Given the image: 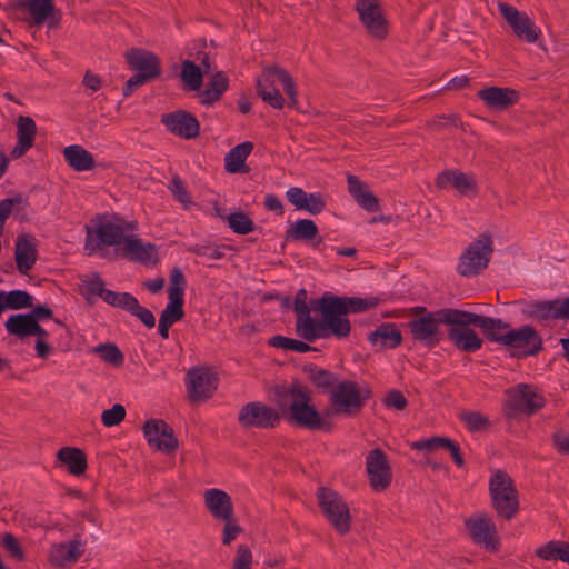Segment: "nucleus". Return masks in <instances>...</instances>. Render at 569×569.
<instances>
[{"label":"nucleus","mask_w":569,"mask_h":569,"mask_svg":"<svg viewBox=\"0 0 569 569\" xmlns=\"http://www.w3.org/2000/svg\"><path fill=\"white\" fill-rule=\"evenodd\" d=\"M277 407L289 422L299 427L309 430L330 429V423L315 407L310 391L299 383L277 391Z\"/></svg>","instance_id":"f257e3e1"},{"label":"nucleus","mask_w":569,"mask_h":569,"mask_svg":"<svg viewBox=\"0 0 569 569\" xmlns=\"http://www.w3.org/2000/svg\"><path fill=\"white\" fill-rule=\"evenodd\" d=\"M377 299H362L338 297L330 292H325L312 305L313 308L326 317L328 327V338H347L351 331V325L347 317L349 312H361L376 306Z\"/></svg>","instance_id":"f03ea898"},{"label":"nucleus","mask_w":569,"mask_h":569,"mask_svg":"<svg viewBox=\"0 0 569 569\" xmlns=\"http://www.w3.org/2000/svg\"><path fill=\"white\" fill-rule=\"evenodd\" d=\"M137 223L128 222L116 216H102L94 221V227H87L86 250L94 253L103 246L116 247L121 251L126 239L136 232Z\"/></svg>","instance_id":"7ed1b4c3"},{"label":"nucleus","mask_w":569,"mask_h":569,"mask_svg":"<svg viewBox=\"0 0 569 569\" xmlns=\"http://www.w3.org/2000/svg\"><path fill=\"white\" fill-rule=\"evenodd\" d=\"M277 84L282 86L289 98V106H296L298 98L295 80L287 70L280 67L263 68L256 81L257 92L272 108L282 109L284 107V98L281 96Z\"/></svg>","instance_id":"20e7f679"},{"label":"nucleus","mask_w":569,"mask_h":569,"mask_svg":"<svg viewBox=\"0 0 569 569\" xmlns=\"http://www.w3.org/2000/svg\"><path fill=\"white\" fill-rule=\"evenodd\" d=\"M307 299V290H298L293 300L297 335L309 342L318 339H328L326 317L321 316L312 306L317 299L311 300L309 303Z\"/></svg>","instance_id":"39448f33"},{"label":"nucleus","mask_w":569,"mask_h":569,"mask_svg":"<svg viewBox=\"0 0 569 569\" xmlns=\"http://www.w3.org/2000/svg\"><path fill=\"white\" fill-rule=\"evenodd\" d=\"M546 405V398L538 387L518 383L506 391L503 412L508 418L519 415L532 416Z\"/></svg>","instance_id":"423d86ee"},{"label":"nucleus","mask_w":569,"mask_h":569,"mask_svg":"<svg viewBox=\"0 0 569 569\" xmlns=\"http://www.w3.org/2000/svg\"><path fill=\"white\" fill-rule=\"evenodd\" d=\"M369 398V392L361 389L355 381L339 380L329 391V403L331 410L327 411V416L342 415L346 417L356 416L365 406Z\"/></svg>","instance_id":"0eeeda50"},{"label":"nucleus","mask_w":569,"mask_h":569,"mask_svg":"<svg viewBox=\"0 0 569 569\" xmlns=\"http://www.w3.org/2000/svg\"><path fill=\"white\" fill-rule=\"evenodd\" d=\"M489 492L497 513L510 520L519 510L518 491L510 476L498 469L489 478Z\"/></svg>","instance_id":"6e6552de"},{"label":"nucleus","mask_w":569,"mask_h":569,"mask_svg":"<svg viewBox=\"0 0 569 569\" xmlns=\"http://www.w3.org/2000/svg\"><path fill=\"white\" fill-rule=\"evenodd\" d=\"M458 313L475 315L473 312L453 308L440 309L439 316L442 323L450 326L448 329V338L459 350L476 352L481 348L482 339L469 327L473 325V322L462 323V321L459 320L461 318Z\"/></svg>","instance_id":"1a4fd4ad"},{"label":"nucleus","mask_w":569,"mask_h":569,"mask_svg":"<svg viewBox=\"0 0 569 569\" xmlns=\"http://www.w3.org/2000/svg\"><path fill=\"white\" fill-rule=\"evenodd\" d=\"M317 499L329 523L341 535L350 530V509L343 498L335 490L319 488Z\"/></svg>","instance_id":"9d476101"},{"label":"nucleus","mask_w":569,"mask_h":569,"mask_svg":"<svg viewBox=\"0 0 569 569\" xmlns=\"http://www.w3.org/2000/svg\"><path fill=\"white\" fill-rule=\"evenodd\" d=\"M493 251L492 240L482 234L461 253L457 271L463 277H473L485 270Z\"/></svg>","instance_id":"9b49d317"},{"label":"nucleus","mask_w":569,"mask_h":569,"mask_svg":"<svg viewBox=\"0 0 569 569\" xmlns=\"http://www.w3.org/2000/svg\"><path fill=\"white\" fill-rule=\"evenodd\" d=\"M498 10L519 40L528 43L538 41L541 30L526 12H521L516 7L505 2L498 3Z\"/></svg>","instance_id":"f8f14e48"},{"label":"nucleus","mask_w":569,"mask_h":569,"mask_svg":"<svg viewBox=\"0 0 569 569\" xmlns=\"http://www.w3.org/2000/svg\"><path fill=\"white\" fill-rule=\"evenodd\" d=\"M355 9L371 37L382 40L388 36L389 24L378 0H356Z\"/></svg>","instance_id":"ddd939ff"},{"label":"nucleus","mask_w":569,"mask_h":569,"mask_svg":"<svg viewBox=\"0 0 569 569\" xmlns=\"http://www.w3.org/2000/svg\"><path fill=\"white\" fill-rule=\"evenodd\" d=\"M280 419L276 409L260 401L247 403L238 415L239 423L243 428L272 429L279 425Z\"/></svg>","instance_id":"4468645a"},{"label":"nucleus","mask_w":569,"mask_h":569,"mask_svg":"<svg viewBox=\"0 0 569 569\" xmlns=\"http://www.w3.org/2000/svg\"><path fill=\"white\" fill-rule=\"evenodd\" d=\"M186 286L187 281L183 272L179 268H174L170 273L169 280V302L162 311L160 319L176 323L183 318V296Z\"/></svg>","instance_id":"2eb2a0df"},{"label":"nucleus","mask_w":569,"mask_h":569,"mask_svg":"<svg viewBox=\"0 0 569 569\" xmlns=\"http://www.w3.org/2000/svg\"><path fill=\"white\" fill-rule=\"evenodd\" d=\"M366 470L369 483L376 492H382L390 486L392 472L388 458L381 449L369 451L366 457Z\"/></svg>","instance_id":"dca6fc26"},{"label":"nucleus","mask_w":569,"mask_h":569,"mask_svg":"<svg viewBox=\"0 0 569 569\" xmlns=\"http://www.w3.org/2000/svg\"><path fill=\"white\" fill-rule=\"evenodd\" d=\"M218 388L217 375L206 368H193L187 375V389L192 401L200 402L211 398Z\"/></svg>","instance_id":"f3484780"},{"label":"nucleus","mask_w":569,"mask_h":569,"mask_svg":"<svg viewBox=\"0 0 569 569\" xmlns=\"http://www.w3.org/2000/svg\"><path fill=\"white\" fill-rule=\"evenodd\" d=\"M466 528L471 539L490 551H498L499 538L492 519L486 513L471 516L466 520Z\"/></svg>","instance_id":"a211bd4d"},{"label":"nucleus","mask_w":569,"mask_h":569,"mask_svg":"<svg viewBox=\"0 0 569 569\" xmlns=\"http://www.w3.org/2000/svg\"><path fill=\"white\" fill-rule=\"evenodd\" d=\"M143 435L150 447L166 453L178 448L173 429L163 420L151 419L143 425Z\"/></svg>","instance_id":"6ab92c4d"},{"label":"nucleus","mask_w":569,"mask_h":569,"mask_svg":"<svg viewBox=\"0 0 569 569\" xmlns=\"http://www.w3.org/2000/svg\"><path fill=\"white\" fill-rule=\"evenodd\" d=\"M527 313L542 325L552 320H569V296L565 299L533 301L528 306Z\"/></svg>","instance_id":"aec40b11"},{"label":"nucleus","mask_w":569,"mask_h":569,"mask_svg":"<svg viewBox=\"0 0 569 569\" xmlns=\"http://www.w3.org/2000/svg\"><path fill=\"white\" fill-rule=\"evenodd\" d=\"M517 356H532L542 349V340L530 326L509 330L506 346Z\"/></svg>","instance_id":"412c9836"},{"label":"nucleus","mask_w":569,"mask_h":569,"mask_svg":"<svg viewBox=\"0 0 569 569\" xmlns=\"http://www.w3.org/2000/svg\"><path fill=\"white\" fill-rule=\"evenodd\" d=\"M120 252L126 259L148 267L156 266L159 261L158 247L151 242H144L134 232L126 239Z\"/></svg>","instance_id":"4be33fe9"},{"label":"nucleus","mask_w":569,"mask_h":569,"mask_svg":"<svg viewBox=\"0 0 569 569\" xmlns=\"http://www.w3.org/2000/svg\"><path fill=\"white\" fill-rule=\"evenodd\" d=\"M161 122L169 132L182 139H193L200 132V123L197 118L184 110L163 114Z\"/></svg>","instance_id":"5701e85b"},{"label":"nucleus","mask_w":569,"mask_h":569,"mask_svg":"<svg viewBox=\"0 0 569 569\" xmlns=\"http://www.w3.org/2000/svg\"><path fill=\"white\" fill-rule=\"evenodd\" d=\"M440 309L436 312H428L420 318L412 319L408 326L412 337L428 346H435L439 342Z\"/></svg>","instance_id":"b1692460"},{"label":"nucleus","mask_w":569,"mask_h":569,"mask_svg":"<svg viewBox=\"0 0 569 569\" xmlns=\"http://www.w3.org/2000/svg\"><path fill=\"white\" fill-rule=\"evenodd\" d=\"M458 315L462 318L459 319L462 323L473 322V326L482 329L488 340L506 346L508 331L510 330L507 322L482 315Z\"/></svg>","instance_id":"393cba45"},{"label":"nucleus","mask_w":569,"mask_h":569,"mask_svg":"<svg viewBox=\"0 0 569 569\" xmlns=\"http://www.w3.org/2000/svg\"><path fill=\"white\" fill-rule=\"evenodd\" d=\"M38 259V241L28 233L19 234L14 242V261L17 270L27 274L36 264Z\"/></svg>","instance_id":"a878e982"},{"label":"nucleus","mask_w":569,"mask_h":569,"mask_svg":"<svg viewBox=\"0 0 569 569\" xmlns=\"http://www.w3.org/2000/svg\"><path fill=\"white\" fill-rule=\"evenodd\" d=\"M203 503L216 520H230L234 516L232 499L221 489H207L203 492Z\"/></svg>","instance_id":"bb28decb"},{"label":"nucleus","mask_w":569,"mask_h":569,"mask_svg":"<svg viewBox=\"0 0 569 569\" xmlns=\"http://www.w3.org/2000/svg\"><path fill=\"white\" fill-rule=\"evenodd\" d=\"M126 58L132 70L149 80L160 74V61L158 57L150 51L131 49L127 51Z\"/></svg>","instance_id":"cd10ccee"},{"label":"nucleus","mask_w":569,"mask_h":569,"mask_svg":"<svg viewBox=\"0 0 569 569\" xmlns=\"http://www.w3.org/2000/svg\"><path fill=\"white\" fill-rule=\"evenodd\" d=\"M83 553L82 543L79 540L54 543L49 551V562L57 568H67L77 562Z\"/></svg>","instance_id":"c85d7f7f"},{"label":"nucleus","mask_w":569,"mask_h":569,"mask_svg":"<svg viewBox=\"0 0 569 569\" xmlns=\"http://www.w3.org/2000/svg\"><path fill=\"white\" fill-rule=\"evenodd\" d=\"M478 97L493 110H506L519 101V92L511 88H485L478 92Z\"/></svg>","instance_id":"c756f323"},{"label":"nucleus","mask_w":569,"mask_h":569,"mask_svg":"<svg viewBox=\"0 0 569 569\" xmlns=\"http://www.w3.org/2000/svg\"><path fill=\"white\" fill-rule=\"evenodd\" d=\"M16 127L17 143L11 151V157L18 159L33 147L37 136V124L31 117L19 116Z\"/></svg>","instance_id":"7c9ffc66"},{"label":"nucleus","mask_w":569,"mask_h":569,"mask_svg":"<svg viewBox=\"0 0 569 569\" xmlns=\"http://www.w3.org/2000/svg\"><path fill=\"white\" fill-rule=\"evenodd\" d=\"M436 184L440 189L451 187L461 194H468L476 189L475 178L458 170H447L441 172L437 177Z\"/></svg>","instance_id":"2f4dec72"},{"label":"nucleus","mask_w":569,"mask_h":569,"mask_svg":"<svg viewBox=\"0 0 569 569\" xmlns=\"http://www.w3.org/2000/svg\"><path fill=\"white\" fill-rule=\"evenodd\" d=\"M368 340L377 349H393L401 343L402 336L395 323L385 322L368 336Z\"/></svg>","instance_id":"473e14b6"},{"label":"nucleus","mask_w":569,"mask_h":569,"mask_svg":"<svg viewBox=\"0 0 569 569\" xmlns=\"http://www.w3.org/2000/svg\"><path fill=\"white\" fill-rule=\"evenodd\" d=\"M66 162L74 171H90L96 167L93 156L80 144H71L62 151Z\"/></svg>","instance_id":"72a5a7b5"},{"label":"nucleus","mask_w":569,"mask_h":569,"mask_svg":"<svg viewBox=\"0 0 569 569\" xmlns=\"http://www.w3.org/2000/svg\"><path fill=\"white\" fill-rule=\"evenodd\" d=\"M253 150V143L246 141L233 147L224 158V168L229 173L249 172L246 160Z\"/></svg>","instance_id":"f704fd0d"},{"label":"nucleus","mask_w":569,"mask_h":569,"mask_svg":"<svg viewBox=\"0 0 569 569\" xmlns=\"http://www.w3.org/2000/svg\"><path fill=\"white\" fill-rule=\"evenodd\" d=\"M58 459L63 462L71 475H82L87 469V459L82 450L64 447L58 451Z\"/></svg>","instance_id":"c9c22d12"},{"label":"nucleus","mask_w":569,"mask_h":569,"mask_svg":"<svg viewBox=\"0 0 569 569\" xmlns=\"http://www.w3.org/2000/svg\"><path fill=\"white\" fill-rule=\"evenodd\" d=\"M229 80L223 72H217L200 94V103L212 106L228 89Z\"/></svg>","instance_id":"e433bc0d"},{"label":"nucleus","mask_w":569,"mask_h":569,"mask_svg":"<svg viewBox=\"0 0 569 569\" xmlns=\"http://www.w3.org/2000/svg\"><path fill=\"white\" fill-rule=\"evenodd\" d=\"M36 319L34 316L28 313H18L10 316L6 323V330L9 335L23 339L31 336Z\"/></svg>","instance_id":"4c0bfd02"},{"label":"nucleus","mask_w":569,"mask_h":569,"mask_svg":"<svg viewBox=\"0 0 569 569\" xmlns=\"http://www.w3.org/2000/svg\"><path fill=\"white\" fill-rule=\"evenodd\" d=\"M202 66L203 72H208L210 70V63L207 58L202 60ZM181 78L189 89L198 90L202 84V70L192 61L187 60L182 63Z\"/></svg>","instance_id":"58836bf2"},{"label":"nucleus","mask_w":569,"mask_h":569,"mask_svg":"<svg viewBox=\"0 0 569 569\" xmlns=\"http://www.w3.org/2000/svg\"><path fill=\"white\" fill-rule=\"evenodd\" d=\"M31 20L36 26L44 24L53 17L54 4L52 0H29L27 3Z\"/></svg>","instance_id":"ea45409f"},{"label":"nucleus","mask_w":569,"mask_h":569,"mask_svg":"<svg viewBox=\"0 0 569 569\" xmlns=\"http://www.w3.org/2000/svg\"><path fill=\"white\" fill-rule=\"evenodd\" d=\"M293 240H311L318 234V227L312 220H297L288 231Z\"/></svg>","instance_id":"a19ab883"},{"label":"nucleus","mask_w":569,"mask_h":569,"mask_svg":"<svg viewBox=\"0 0 569 569\" xmlns=\"http://www.w3.org/2000/svg\"><path fill=\"white\" fill-rule=\"evenodd\" d=\"M31 336H36L37 340L34 343L36 356L40 359L48 358L54 350V348L48 342L49 333L44 330L38 321L34 322Z\"/></svg>","instance_id":"79ce46f5"},{"label":"nucleus","mask_w":569,"mask_h":569,"mask_svg":"<svg viewBox=\"0 0 569 569\" xmlns=\"http://www.w3.org/2000/svg\"><path fill=\"white\" fill-rule=\"evenodd\" d=\"M226 220L228 227L238 234H248L254 230L253 221L243 212L230 213Z\"/></svg>","instance_id":"37998d69"},{"label":"nucleus","mask_w":569,"mask_h":569,"mask_svg":"<svg viewBox=\"0 0 569 569\" xmlns=\"http://www.w3.org/2000/svg\"><path fill=\"white\" fill-rule=\"evenodd\" d=\"M270 345L282 350H289L299 353H305L312 350V347L307 342L283 336H273L270 339Z\"/></svg>","instance_id":"c03bdc74"},{"label":"nucleus","mask_w":569,"mask_h":569,"mask_svg":"<svg viewBox=\"0 0 569 569\" xmlns=\"http://www.w3.org/2000/svg\"><path fill=\"white\" fill-rule=\"evenodd\" d=\"M93 352L99 355L106 362L119 367L124 361V356L113 343H103L93 348Z\"/></svg>","instance_id":"a18cd8bd"},{"label":"nucleus","mask_w":569,"mask_h":569,"mask_svg":"<svg viewBox=\"0 0 569 569\" xmlns=\"http://www.w3.org/2000/svg\"><path fill=\"white\" fill-rule=\"evenodd\" d=\"M309 379L319 388H322L325 390H329L332 388L333 385L338 383L339 380L337 377L331 373L328 370L318 368V367H311L309 369Z\"/></svg>","instance_id":"49530a36"},{"label":"nucleus","mask_w":569,"mask_h":569,"mask_svg":"<svg viewBox=\"0 0 569 569\" xmlns=\"http://www.w3.org/2000/svg\"><path fill=\"white\" fill-rule=\"evenodd\" d=\"M460 420L471 432L485 430L489 426L488 417L478 411H463L460 413Z\"/></svg>","instance_id":"de8ad7c7"},{"label":"nucleus","mask_w":569,"mask_h":569,"mask_svg":"<svg viewBox=\"0 0 569 569\" xmlns=\"http://www.w3.org/2000/svg\"><path fill=\"white\" fill-rule=\"evenodd\" d=\"M6 303L8 309H22L32 307V296L23 290H12L4 292Z\"/></svg>","instance_id":"09e8293b"},{"label":"nucleus","mask_w":569,"mask_h":569,"mask_svg":"<svg viewBox=\"0 0 569 569\" xmlns=\"http://www.w3.org/2000/svg\"><path fill=\"white\" fill-rule=\"evenodd\" d=\"M101 299L112 307L122 308L124 310H127L130 303H134L133 296L131 293L116 292L109 289H104Z\"/></svg>","instance_id":"8fccbe9b"},{"label":"nucleus","mask_w":569,"mask_h":569,"mask_svg":"<svg viewBox=\"0 0 569 569\" xmlns=\"http://www.w3.org/2000/svg\"><path fill=\"white\" fill-rule=\"evenodd\" d=\"M169 190L173 194V198L180 202L186 209H189L193 202L191 196L188 192L184 183L179 177H174L169 186Z\"/></svg>","instance_id":"3c124183"},{"label":"nucleus","mask_w":569,"mask_h":569,"mask_svg":"<svg viewBox=\"0 0 569 569\" xmlns=\"http://www.w3.org/2000/svg\"><path fill=\"white\" fill-rule=\"evenodd\" d=\"M252 566L253 556L251 550L246 545H239L232 560L231 569H252Z\"/></svg>","instance_id":"603ef678"},{"label":"nucleus","mask_w":569,"mask_h":569,"mask_svg":"<svg viewBox=\"0 0 569 569\" xmlns=\"http://www.w3.org/2000/svg\"><path fill=\"white\" fill-rule=\"evenodd\" d=\"M126 417V409L122 405L116 403L112 408L107 409L101 415V421L104 427H114L123 421Z\"/></svg>","instance_id":"864d4df0"},{"label":"nucleus","mask_w":569,"mask_h":569,"mask_svg":"<svg viewBox=\"0 0 569 569\" xmlns=\"http://www.w3.org/2000/svg\"><path fill=\"white\" fill-rule=\"evenodd\" d=\"M133 302L134 303H132V305L130 303V306L127 308V311H129L131 315L139 318L140 321L148 328L154 327L156 318H154L153 313L149 309L140 306L139 301L134 297H133Z\"/></svg>","instance_id":"5fc2aeb1"},{"label":"nucleus","mask_w":569,"mask_h":569,"mask_svg":"<svg viewBox=\"0 0 569 569\" xmlns=\"http://www.w3.org/2000/svg\"><path fill=\"white\" fill-rule=\"evenodd\" d=\"M189 251L212 260L221 259L224 256L223 248L220 246L196 244L189 248Z\"/></svg>","instance_id":"6e6d98bb"},{"label":"nucleus","mask_w":569,"mask_h":569,"mask_svg":"<svg viewBox=\"0 0 569 569\" xmlns=\"http://www.w3.org/2000/svg\"><path fill=\"white\" fill-rule=\"evenodd\" d=\"M447 438L446 437H431L429 439H422L419 441H415L410 445L411 449L413 450H426V451H435L437 449H443L446 445Z\"/></svg>","instance_id":"4d7b16f0"},{"label":"nucleus","mask_w":569,"mask_h":569,"mask_svg":"<svg viewBox=\"0 0 569 569\" xmlns=\"http://www.w3.org/2000/svg\"><path fill=\"white\" fill-rule=\"evenodd\" d=\"M1 545L10 553V556L12 558H14L17 560H23V558H24L23 550H22L19 541L12 533L6 532L2 536Z\"/></svg>","instance_id":"13d9d810"},{"label":"nucleus","mask_w":569,"mask_h":569,"mask_svg":"<svg viewBox=\"0 0 569 569\" xmlns=\"http://www.w3.org/2000/svg\"><path fill=\"white\" fill-rule=\"evenodd\" d=\"M326 207L325 199L321 193H307V200L303 202V207L300 210L307 211L311 214L320 213Z\"/></svg>","instance_id":"bf43d9fd"},{"label":"nucleus","mask_w":569,"mask_h":569,"mask_svg":"<svg viewBox=\"0 0 569 569\" xmlns=\"http://www.w3.org/2000/svg\"><path fill=\"white\" fill-rule=\"evenodd\" d=\"M224 522L222 543L230 545L237 536L241 532V527L237 523L234 516L230 520H222Z\"/></svg>","instance_id":"052dcab7"},{"label":"nucleus","mask_w":569,"mask_h":569,"mask_svg":"<svg viewBox=\"0 0 569 569\" xmlns=\"http://www.w3.org/2000/svg\"><path fill=\"white\" fill-rule=\"evenodd\" d=\"M559 546H560V541H557V540L549 541L548 543L539 547L536 550V555L539 558L547 560V561L558 560Z\"/></svg>","instance_id":"680f3d73"},{"label":"nucleus","mask_w":569,"mask_h":569,"mask_svg":"<svg viewBox=\"0 0 569 569\" xmlns=\"http://www.w3.org/2000/svg\"><path fill=\"white\" fill-rule=\"evenodd\" d=\"M286 197L297 210H300L301 207H303V202L307 200V192L299 187H291L287 190Z\"/></svg>","instance_id":"e2e57ef3"},{"label":"nucleus","mask_w":569,"mask_h":569,"mask_svg":"<svg viewBox=\"0 0 569 569\" xmlns=\"http://www.w3.org/2000/svg\"><path fill=\"white\" fill-rule=\"evenodd\" d=\"M84 288L88 293V299L90 297H99L101 298L104 291V282L99 276H94L91 279L87 280L84 283Z\"/></svg>","instance_id":"0e129e2a"},{"label":"nucleus","mask_w":569,"mask_h":569,"mask_svg":"<svg viewBox=\"0 0 569 569\" xmlns=\"http://www.w3.org/2000/svg\"><path fill=\"white\" fill-rule=\"evenodd\" d=\"M348 190L350 194L357 200L362 193L368 192L367 186L361 182L357 177L349 174L347 177Z\"/></svg>","instance_id":"69168bd1"},{"label":"nucleus","mask_w":569,"mask_h":569,"mask_svg":"<svg viewBox=\"0 0 569 569\" xmlns=\"http://www.w3.org/2000/svg\"><path fill=\"white\" fill-rule=\"evenodd\" d=\"M348 190L350 194L357 200L362 193L368 192L367 186L361 182L357 177L349 174L347 177Z\"/></svg>","instance_id":"338daca9"},{"label":"nucleus","mask_w":569,"mask_h":569,"mask_svg":"<svg viewBox=\"0 0 569 569\" xmlns=\"http://www.w3.org/2000/svg\"><path fill=\"white\" fill-rule=\"evenodd\" d=\"M356 201L361 208L369 212H376L379 210L378 199L370 191L362 193Z\"/></svg>","instance_id":"774afa93"}]
</instances>
